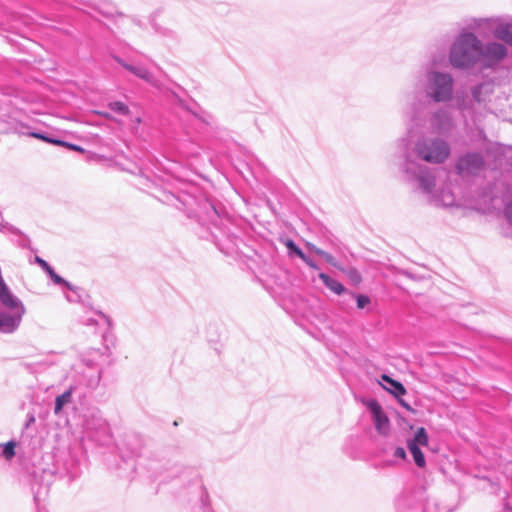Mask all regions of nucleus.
Returning a JSON list of instances; mask_svg holds the SVG:
<instances>
[{
    "mask_svg": "<svg viewBox=\"0 0 512 512\" xmlns=\"http://www.w3.org/2000/svg\"><path fill=\"white\" fill-rule=\"evenodd\" d=\"M31 136L36 139L42 140L44 142L50 143V144H54V141H59V139L49 138L43 134L36 133V132L31 133Z\"/></svg>",
    "mask_w": 512,
    "mask_h": 512,
    "instance_id": "nucleus-23",
    "label": "nucleus"
},
{
    "mask_svg": "<svg viewBox=\"0 0 512 512\" xmlns=\"http://www.w3.org/2000/svg\"><path fill=\"white\" fill-rule=\"evenodd\" d=\"M340 270L343 271L348 276V278L354 285H359L361 283L362 277L358 270H356L354 268H351L348 270H344L343 268H340Z\"/></svg>",
    "mask_w": 512,
    "mask_h": 512,
    "instance_id": "nucleus-17",
    "label": "nucleus"
},
{
    "mask_svg": "<svg viewBox=\"0 0 512 512\" xmlns=\"http://www.w3.org/2000/svg\"><path fill=\"white\" fill-rule=\"evenodd\" d=\"M407 446L413 456V459H414L416 465L420 468L425 467V465H426L425 458H424V455H423L422 451L420 450L419 446H416L415 444H409V443H407Z\"/></svg>",
    "mask_w": 512,
    "mask_h": 512,
    "instance_id": "nucleus-12",
    "label": "nucleus"
},
{
    "mask_svg": "<svg viewBox=\"0 0 512 512\" xmlns=\"http://www.w3.org/2000/svg\"><path fill=\"white\" fill-rule=\"evenodd\" d=\"M309 267H311L312 269H318V266L311 260L309 259L305 254H304V258H301Z\"/></svg>",
    "mask_w": 512,
    "mask_h": 512,
    "instance_id": "nucleus-25",
    "label": "nucleus"
},
{
    "mask_svg": "<svg viewBox=\"0 0 512 512\" xmlns=\"http://www.w3.org/2000/svg\"><path fill=\"white\" fill-rule=\"evenodd\" d=\"M113 59L119 63L124 69L128 70L135 76L139 77L140 79L150 83L154 87L160 88V85L158 81L154 78L153 74L145 67L143 66H134L131 64L126 63L118 56H113Z\"/></svg>",
    "mask_w": 512,
    "mask_h": 512,
    "instance_id": "nucleus-6",
    "label": "nucleus"
},
{
    "mask_svg": "<svg viewBox=\"0 0 512 512\" xmlns=\"http://www.w3.org/2000/svg\"><path fill=\"white\" fill-rule=\"evenodd\" d=\"M54 145L65 147V148H68L70 150H73V151H76V152H79V153H84L85 152V149L82 148L81 146H78V145H75V144H71V143H68V142L63 141V140L54 141Z\"/></svg>",
    "mask_w": 512,
    "mask_h": 512,
    "instance_id": "nucleus-20",
    "label": "nucleus"
},
{
    "mask_svg": "<svg viewBox=\"0 0 512 512\" xmlns=\"http://www.w3.org/2000/svg\"><path fill=\"white\" fill-rule=\"evenodd\" d=\"M99 115L109 119V120H112L113 117L109 114V113H106V112H97Z\"/></svg>",
    "mask_w": 512,
    "mask_h": 512,
    "instance_id": "nucleus-28",
    "label": "nucleus"
},
{
    "mask_svg": "<svg viewBox=\"0 0 512 512\" xmlns=\"http://www.w3.org/2000/svg\"><path fill=\"white\" fill-rule=\"evenodd\" d=\"M308 246L317 255L323 257L326 260V262H328L329 264L333 265L334 267H337L339 269L341 268V267L338 266L337 262L335 261V258L331 254L323 251L322 249H319L315 245L309 244Z\"/></svg>",
    "mask_w": 512,
    "mask_h": 512,
    "instance_id": "nucleus-16",
    "label": "nucleus"
},
{
    "mask_svg": "<svg viewBox=\"0 0 512 512\" xmlns=\"http://www.w3.org/2000/svg\"><path fill=\"white\" fill-rule=\"evenodd\" d=\"M109 108L123 115H128L130 113L128 106L120 101L109 103Z\"/></svg>",
    "mask_w": 512,
    "mask_h": 512,
    "instance_id": "nucleus-18",
    "label": "nucleus"
},
{
    "mask_svg": "<svg viewBox=\"0 0 512 512\" xmlns=\"http://www.w3.org/2000/svg\"><path fill=\"white\" fill-rule=\"evenodd\" d=\"M417 152L418 155L427 162L442 163L448 158L450 149L445 142L436 140L419 144Z\"/></svg>",
    "mask_w": 512,
    "mask_h": 512,
    "instance_id": "nucleus-2",
    "label": "nucleus"
},
{
    "mask_svg": "<svg viewBox=\"0 0 512 512\" xmlns=\"http://www.w3.org/2000/svg\"><path fill=\"white\" fill-rule=\"evenodd\" d=\"M399 403L409 412L415 413L416 411L403 399H399Z\"/></svg>",
    "mask_w": 512,
    "mask_h": 512,
    "instance_id": "nucleus-27",
    "label": "nucleus"
},
{
    "mask_svg": "<svg viewBox=\"0 0 512 512\" xmlns=\"http://www.w3.org/2000/svg\"><path fill=\"white\" fill-rule=\"evenodd\" d=\"M481 56V43L471 33L462 34L455 41L450 52V61L455 67H468Z\"/></svg>",
    "mask_w": 512,
    "mask_h": 512,
    "instance_id": "nucleus-1",
    "label": "nucleus"
},
{
    "mask_svg": "<svg viewBox=\"0 0 512 512\" xmlns=\"http://www.w3.org/2000/svg\"><path fill=\"white\" fill-rule=\"evenodd\" d=\"M0 301L9 308H15L17 306V302L14 297L11 295L7 285L0 278Z\"/></svg>",
    "mask_w": 512,
    "mask_h": 512,
    "instance_id": "nucleus-10",
    "label": "nucleus"
},
{
    "mask_svg": "<svg viewBox=\"0 0 512 512\" xmlns=\"http://www.w3.org/2000/svg\"><path fill=\"white\" fill-rule=\"evenodd\" d=\"M367 407L373 414V420L375 423L376 430L383 435L389 432V419L384 413L381 405L376 400H370L367 402Z\"/></svg>",
    "mask_w": 512,
    "mask_h": 512,
    "instance_id": "nucleus-5",
    "label": "nucleus"
},
{
    "mask_svg": "<svg viewBox=\"0 0 512 512\" xmlns=\"http://www.w3.org/2000/svg\"><path fill=\"white\" fill-rule=\"evenodd\" d=\"M381 378L383 381L387 382L391 386V388L385 387V389L394 396L399 397L406 394V388L403 386L402 383L392 379L386 374L382 375Z\"/></svg>",
    "mask_w": 512,
    "mask_h": 512,
    "instance_id": "nucleus-8",
    "label": "nucleus"
},
{
    "mask_svg": "<svg viewBox=\"0 0 512 512\" xmlns=\"http://www.w3.org/2000/svg\"><path fill=\"white\" fill-rule=\"evenodd\" d=\"M494 34L498 39H501L512 45V23H504L498 25L494 31Z\"/></svg>",
    "mask_w": 512,
    "mask_h": 512,
    "instance_id": "nucleus-9",
    "label": "nucleus"
},
{
    "mask_svg": "<svg viewBox=\"0 0 512 512\" xmlns=\"http://www.w3.org/2000/svg\"><path fill=\"white\" fill-rule=\"evenodd\" d=\"M484 162L478 154H469L462 157L457 164V170L461 175H471L483 168Z\"/></svg>",
    "mask_w": 512,
    "mask_h": 512,
    "instance_id": "nucleus-4",
    "label": "nucleus"
},
{
    "mask_svg": "<svg viewBox=\"0 0 512 512\" xmlns=\"http://www.w3.org/2000/svg\"><path fill=\"white\" fill-rule=\"evenodd\" d=\"M431 95L436 101L447 100L451 96L452 79L447 74L435 73L432 76Z\"/></svg>",
    "mask_w": 512,
    "mask_h": 512,
    "instance_id": "nucleus-3",
    "label": "nucleus"
},
{
    "mask_svg": "<svg viewBox=\"0 0 512 512\" xmlns=\"http://www.w3.org/2000/svg\"><path fill=\"white\" fill-rule=\"evenodd\" d=\"M394 456L398 457V458H401V459H405L406 458V452H405L404 448H402V447L396 448V450L394 452Z\"/></svg>",
    "mask_w": 512,
    "mask_h": 512,
    "instance_id": "nucleus-24",
    "label": "nucleus"
},
{
    "mask_svg": "<svg viewBox=\"0 0 512 512\" xmlns=\"http://www.w3.org/2000/svg\"><path fill=\"white\" fill-rule=\"evenodd\" d=\"M285 246L288 248L290 252H293L299 258H304V253L302 252V250L291 239H287L285 241Z\"/></svg>",
    "mask_w": 512,
    "mask_h": 512,
    "instance_id": "nucleus-21",
    "label": "nucleus"
},
{
    "mask_svg": "<svg viewBox=\"0 0 512 512\" xmlns=\"http://www.w3.org/2000/svg\"><path fill=\"white\" fill-rule=\"evenodd\" d=\"M319 278L322 280L325 286L335 294L340 295L344 292V286L340 282L329 277L327 274L320 273Z\"/></svg>",
    "mask_w": 512,
    "mask_h": 512,
    "instance_id": "nucleus-11",
    "label": "nucleus"
},
{
    "mask_svg": "<svg viewBox=\"0 0 512 512\" xmlns=\"http://www.w3.org/2000/svg\"><path fill=\"white\" fill-rule=\"evenodd\" d=\"M2 326V321L0 320V327Z\"/></svg>",
    "mask_w": 512,
    "mask_h": 512,
    "instance_id": "nucleus-29",
    "label": "nucleus"
},
{
    "mask_svg": "<svg viewBox=\"0 0 512 512\" xmlns=\"http://www.w3.org/2000/svg\"><path fill=\"white\" fill-rule=\"evenodd\" d=\"M15 447H16V443L13 442V441H9L8 443H6L4 445L3 456L7 460H10V459H12L15 456Z\"/></svg>",
    "mask_w": 512,
    "mask_h": 512,
    "instance_id": "nucleus-19",
    "label": "nucleus"
},
{
    "mask_svg": "<svg viewBox=\"0 0 512 512\" xmlns=\"http://www.w3.org/2000/svg\"><path fill=\"white\" fill-rule=\"evenodd\" d=\"M71 395L72 390L70 389L56 397L54 410L55 414H58L62 410L63 406L71 401Z\"/></svg>",
    "mask_w": 512,
    "mask_h": 512,
    "instance_id": "nucleus-15",
    "label": "nucleus"
},
{
    "mask_svg": "<svg viewBox=\"0 0 512 512\" xmlns=\"http://www.w3.org/2000/svg\"><path fill=\"white\" fill-rule=\"evenodd\" d=\"M506 55V49L502 44L499 43H490L485 49L481 47V56L485 65L489 66L494 62H497L504 58Z\"/></svg>",
    "mask_w": 512,
    "mask_h": 512,
    "instance_id": "nucleus-7",
    "label": "nucleus"
},
{
    "mask_svg": "<svg viewBox=\"0 0 512 512\" xmlns=\"http://www.w3.org/2000/svg\"><path fill=\"white\" fill-rule=\"evenodd\" d=\"M35 261L50 275L54 283L60 284L63 282L62 278L54 272V270L45 260L36 256Z\"/></svg>",
    "mask_w": 512,
    "mask_h": 512,
    "instance_id": "nucleus-14",
    "label": "nucleus"
},
{
    "mask_svg": "<svg viewBox=\"0 0 512 512\" xmlns=\"http://www.w3.org/2000/svg\"><path fill=\"white\" fill-rule=\"evenodd\" d=\"M506 217L512 223V201L506 206Z\"/></svg>",
    "mask_w": 512,
    "mask_h": 512,
    "instance_id": "nucleus-26",
    "label": "nucleus"
},
{
    "mask_svg": "<svg viewBox=\"0 0 512 512\" xmlns=\"http://www.w3.org/2000/svg\"><path fill=\"white\" fill-rule=\"evenodd\" d=\"M408 443L415 444L416 446H419V445L427 446L429 443V438H428L425 428H423V427L418 428L414 438L412 440H409Z\"/></svg>",
    "mask_w": 512,
    "mask_h": 512,
    "instance_id": "nucleus-13",
    "label": "nucleus"
},
{
    "mask_svg": "<svg viewBox=\"0 0 512 512\" xmlns=\"http://www.w3.org/2000/svg\"><path fill=\"white\" fill-rule=\"evenodd\" d=\"M356 301H357V307L359 309H363L370 303V298L366 295H357Z\"/></svg>",
    "mask_w": 512,
    "mask_h": 512,
    "instance_id": "nucleus-22",
    "label": "nucleus"
}]
</instances>
